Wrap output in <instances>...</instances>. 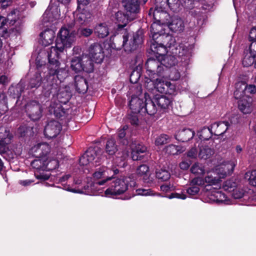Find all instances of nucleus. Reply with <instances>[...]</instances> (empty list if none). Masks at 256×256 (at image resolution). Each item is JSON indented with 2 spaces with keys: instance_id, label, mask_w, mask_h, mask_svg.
<instances>
[{
  "instance_id": "f257e3e1",
  "label": "nucleus",
  "mask_w": 256,
  "mask_h": 256,
  "mask_svg": "<svg viewBox=\"0 0 256 256\" xmlns=\"http://www.w3.org/2000/svg\"><path fill=\"white\" fill-rule=\"evenodd\" d=\"M75 40L76 34L74 30L66 26L60 30L56 40V46H51L48 51L50 74L56 75L58 79L66 76V70L60 68L58 59L60 53L64 49L71 48Z\"/></svg>"
},
{
  "instance_id": "f03ea898",
  "label": "nucleus",
  "mask_w": 256,
  "mask_h": 256,
  "mask_svg": "<svg viewBox=\"0 0 256 256\" xmlns=\"http://www.w3.org/2000/svg\"><path fill=\"white\" fill-rule=\"evenodd\" d=\"M158 0H156V4L158 3ZM166 1H168V0H165L164 4L166 3ZM166 14V13L164 12V8L161 6L158 7V4H156L155 10L153 12V16L154 18L157 20L158 22H154L152 24L150 32L152 34H153L152 37L154 38L155 36H156L157 34H158L160 40H162L163 44L170 48L172 46L174 45L176 42V40L171 35L162 34V32L160 31L162 26L158 24L160 22L162 16Z\"/></svg>"
},
{
  "instance_id": "7ed1b4c3",
  "label": "nucleus",
  "mask_w": 256,
  "mask_h": 256,
  "mask_svg": "<svg viewBox=\"0 0 256 256\" xmlns=\"http://www.w3.org/2000/svg\"><path fill=\"white\" fill-rule=\"evenodd\" d=\"M130 186H134L136 182L130 177H120L114 180L110 186L105 191V195L108 197H112L124 193Z\"/></svg>"
},
{
  "instance_id": "20e7f679",
  "label": "nucleus",
  "mask_w": 256,
  "mask_h": 256,
  "mask_svg": "<svg viewBox=\"0 0 256 256\" xmlns=\"http://www.w3.org/2000/svg\"><path fill=\"white\" fill-rule=\"evenodd\" d=\"M156 76L155 78L149 79L146 76L144 80V86L148 90L154 87L160 93L174 94L176 92V86L170 82L166 80L164 78Z\"/></svg>"
},
{
  "instance_id": "39448f33",
  "label": "nucleus",
  "mask_w": 256,
  "mask_h": 256,
  "mask_svg": "<svg viewBox=\"0 0 256 256\" xmlns=\"http://www.w3.org/2000/svg\"><path fill=\"white\" fill-rule=\"evenodd\" d=\"M169 58L166 57L163 59V62H160L159 60L149 58L146 63V68L147 77L149 79L155 78L156 76H161L162 72L164 71V66L166 67L171 66L174 64V62L172 60V62H168Z\"/></svg>"
},
{
  "instance_id": "423d86ee",
  "label": "nucleus",
  "mask_w": 256,
  "mask_h": 256,
  "mask_svg": "<svg viewBox=\"0 0 256 256\" xmlns=\"http://www.w3.org/2000/svg\"><path fill=\"white\" fill-rule=\"evenodd\" d=\"M249 40L251 44L244 54L242 64L248 67L254 64V66L256 68V27H253L250 30Z\"/></svg>"
},
{
  "instance_id": "0eeeda50",
  "label": "nucleus",
  "mask_w": 256,
  "mask_h": 256,
  "mask_svg": "<svg viewBox=\"0 0 256 256\" xmlns=\"http://www.w3.org/2000/svg\"><path fill=\"white\" fill-rule=\"evenodd\" d=\"M71 67L76 72L82 70L90 72L94 69L93 63L90 57L86 55H82L81 58H74L71 62Z\"/></svg>"
},
{
  "instance_id": "6e6552de",
  "label": "nucleus",
  "mask_w": 256,
  "mask_h": 256,
  "mask_svg": "<svg viewBox=\"0 0 256 256\" xmlns=\"http://www.w3.org/2000/svg\"><path fill=\"white\" fill-rule=\"evenodd\" d=\"M214 168L208 170L206 172V176L204 178L200 177H196L192 179V184L197 185H204L206 186H216L215 188H220L222 180L216 175H214Z\"/></svg>"
},
{
  "instance_id": "1a4fd4ad",
  "label": "nucleus",
  "mask_w": 256,
  "mask_h": 256,
  "mask_svg": "<svg viewBox=\"0 0 256 256\" xmlns=\"http://www.w3.org/2000/svg\"><path fill=\"white\" fill-rule=\"evenodd\" d=\"M236 165V163L234 161L226 162L220 160L218 164L214 168L213 173L222 180L233 172Z\"/></svg>"
},
{
  "instance_id": "9d476101",
  "label": "nucleus",
  "mask_w": 256,
  "mask_h": 256,
  "mask_svg": "<svg viewBox=\"0 0 256 256\" xmlns=\"http://www.w3.org/2000/svg\"><path fill=\"white\" fill-rule=\"evenodd\" d=\"M118 172V170L116 168L111 169L106 166H102L96 170L93 174V177L96 180L104 178V180L98 182V184L102 185L108 180H111Z\"/></svg>"
},
{
  "instance_id": "9b49d317",
  "label": "nucleus",
  "mask_w": 256,
  "mask_h": 256,
  "mask_svg": "<svg viewBox=\"0 0 256 256\" xmlns=\"http://www.w3.org/2000/svg\"><path fill=\"white\" fill-rule=\"evenodd\" d=\"M129 35L123 36V42L122 46L124 47L125 51L130 52L136 48V46L140 44L142 42V37L141 34L138 32L134 34L132 36H130V39L129 40Z\"/></svg>"
},
{
  "instance_id": "f8f14e48",
  "label": "nucleus",
  "mask_w": 256,
  "mask_h": 256,
  "mask_svg": "<svg viewBox=\"0 0 256 256\" xmlns=\"http://www.w3.org/2000/svg\"><path fill=\"white\" fill-rule=\"evenodd\" d=\"M26 110L28 116L33 120H38L42 116V106L36 101L28 102L26 106Z\"/></svg>"
},
{
  "instance_id": "ddd939ff",
  "label": "nucleus",
  "mask_w": 256,
  "mask_h": 256,
  "mask_svg": "<svg viewBox=\"0 0 256 256\" xmlns=\"http://www.w3.org/2000/svg\"><path fill=\"white\" fill-rule=\"evenodd\" d=\"M238 108L244 114H250L254 109L252 98L249 96H246L238 100Z\"/></svg>"
},
{
  "instance_id": "4468645a",
  "label": "nucleus",
  "mask_w": 256,
  "mask_h": 256,
  "mask_svg": "<svg viewBox=\"0 0 256 256\" xmlns=\"http://www.w3.org/2000/svg\"><path fill=\"white\" fill-rule=\"evenodd\" d=\"M99 162V157L96 152L92 149L87 150L80 159V163L82 166L96 164Z\"/></svg>"
},
{
  "instance_id": "2eb2a0df",
  "label": "nucleus",
  "mask_w": 256,
  "mask_h": 256,
  "mask_svg": "<svg viewBox=\"0 0 256 256\" xmlns=\"http://www.w3.org/2000/svg\"><path fill=\"white\" fill-rule=\"evenodd\" d=\"M50 152V146L46 142L38 143L31 149L32 154L37 158H45Z\"/></svg>"
},
{
  "instance_id": "dca6fc26",
  "label": "nucleus",
  "mask_w": 256,
  "mask_h": 256,
  "mask_svg": "<svg viewBox=\"0 0 256 256\" xmlns=\"http://www.w3.org/2000/svg\"><path fill=\"white\" fill-rule=\"evenodd\" d=\"M61 130L60 124L56 121H50L46 125L44 134L46 136L51 138L56 137Z\"/></svg>"
},
{
  "instance_id": "f3484780",
  "label": "nucleus",
  "mask_w": 256,
  "mask_h": 256,
  "mask_svg": "<svg viewBox=\"0 0 256 256\" xmlns=\"http://www.w3.org/2000/svg\"><path fill=\"white\" fill-rule=\"evenodd\" d=\"M60 10L58 6L50 5L46 9L42 16L44 22H53L55 20L59 18Z\"/></svg>"
},
{
  "instance_id": "a211bd4d",
  "label": "nucleus",
  "mask_w": 256,
  "mask_h": 256,
  "mask_svg": "<svg viewBox=\"0 0 256 256\" xmlns=\"http://www.w3.org/2000/svg\"><path fill=\"white\" fill-rule=\"evenodd\" d=\"M167 48V46H166L165 45L163 44V42L162 44H158L154 40L150 44V49L154 54L161 56L162 60L166 57L169 58L168 60L167 61V63L172 62L173 60L175 64V59L174 56H165V54L168 52Z\"/></svg>"
},
{
  "instance_id": "6ab92c4d",
  "label": "nucleus",
  "mask_w": 256,
  "mask_h": 256,
  "mask_svg": "<svg viewBox=\"0 0 256 256\" xmlns=\"http://www.w3.org/2000/svg\"><path fill=\"white\" fill-rule=\"evenodd\" d=\"M90 58L92 62L100 63L102 61L104 54L101 46L98 44L92 45L90 48Z\"/></svg>"
},
{
  "instance_id": "aec40b11",
  "label": "nucleus",
  "mask_w": 256,
  "mask_h": 256,
  "mask_svg": "<svg viewBox=\"0 0 256 256\" xmlns=\"http://www.w3.org/2000/svg\"><path fill=\"white\" fill-rule=\"evenodd\" d=\"M147 0H143L145 3ZM122 6L126 10L128 14L135 18V15L139 11V6L138 0H123Z\"/></svg>"
},
{
  "instance_id": "412c9836",
  "label": "nucleus",
  "mask_w": 256,
  "mask_h": 256,
  "mask_svg": "<svg viewBox=\"0 0 256 256\" xmlns=\"http://www.w3.org/2000/svg\"><path fill=\"white\" fill-rule=\"evenodd\" d=\"M115 23L118 28L125 27L129 22L134 19V17L130 16L129 14H126L122 11L118 12L115 14Z\"/></svg>"
},
{
  "instance_id": "4be33fe9",
  "label": "nucleus",
  "mask_w": 256,
  "mask_h": 256,
  "mask_svg": "<svg viewBox=\"0 0 256 256\" xmlns=\"http://www.w3.org/2000/svg\"><path fill=\"white\" fill-rule=\"evenodd\" d=\"M11 136L5 129H0V154H4L8 150V144L10 142Z\"/></svg>"
},
{
  "instance_id": "5701e85b",
  "label": "nucleus",
  "mask_w": 256,
  "mask_h": 256,
  "mask_svg": "<svg viewBox=\"0 0 256 256\" xmlns=\"http://www.w3.org/2000/svg\"><path fill=\"white\" fill-rule=\"evenodd\" d=\"M55 38V32L52 30H47L40 34V41L46 46L52 44Z\"/></svg>"
},
{
  "instance_id": "b1692460",
  "label": "nucleus",
  "mask_w": 256,
  "mask_h": 256,
  "mask_svg": "<svg viewBox=\"0 0 256 256\" xmlns=\"http://www.w3.org/2000/svg\"><path fill=\"white\" fill-rule=\"evenodd\" d=\"M229 126V123L228 122H218L212 124L210 128L212 134L220 136L226 131Z\"/></svg>"
},
{
  "instance_id": "393cba45",
  "label": "nucleus",
  "mask_w": 256,
  "mask_h": 256,
  "mask_svg": "<svg viewBox=\"0 0 256 256\" xmlns=\"http://www.w3.org/2000/svg\"><path fill=\"white\" fill-rule=\"evenodd\" d=\"M210 202H224L228 204L226 196L221 192L214 190L209 192L207 194Z\"/></svg>"
},
{
  "instance_id": "a878e982",
  "label": "nucleus",
  "mask_w": 256,
  "mask_h": 256,
  "mask_svg": "<svg viewBox=\"0 0 256 256\" xmlns=\"http://www.w3.org/2000/svg\"><path fill=\"white\" fill-rule=\"evenodd\" d=\"M194 134V132L192 130L186 128L178 132L176 135V138L182 142H186L192 139Z\"/></svg>"
},
{
  "instance_id": "bb28decb",
  "label": "nucleus",
  "mask_w": 256,
  "mask_h": 256,
  "mask_svg": "<svg viewBox=\"0 0 256 256\" xmlns=\"http://www.w3.org/2000/svg\"><path fill=\"white\" fill-rule=\"evenodd\" d=\"M132 158L134 160H141L144 154L147 151V148L144 145L138 144L134 148L132 146Z\"/></svg>"
},
{
  "instance_id": "cd10ccee",
  "label": "nucleus",
  "mask_w": 256,
  "mask_h": 256,
  "mask_svg": "<svg viewBox=\"0 0 256 256\" xmlns=\"http://www.w3.org/2000/svg\"><path fill=\"white\" fill-rule=\"evenodd\" d=\"M155 102L160 108L166 110L171 106L172 99L171 97L157 96L155 98Z\"/></svg>"
},
{
  "instance_id": "c85d7f7f",
  "label": "nucleus",
  "mask_w": 256,
  "mask_h": 256,
  "mask_svg": "<svg viewBox=\"0 0 256 256\" xmlns=\"http://www.w3.org/2000/svg\"><path fill=\"white\" fill-rule=\"evenodd\" d=\"M145 102L144 103L143 108L150 115H153L156 112V108L155 105V100H152L146 94H144Z\"/></svg>"
},
{
  "instance_id": "c756f323",
  "label": "nucleus",
  "mask_w": 256,
  "mask_h": 256,
  "mask_svg": "<svg viewBox=\"0 0 256 256\" xmlns=\"http://www.w3.org/2000/svg\"><path fill=\"white\" fill-rule=\"evenodd\" d=\"M246 84L244 82H239L236 84L235 90L234 93V97L236 100L242 98L246 96H248L246 94Z\"/></svg>"
},
{
  "instance_id": "7c9ffc66",
  "label": "nucleus",
  "mask_w": 256,
  "mask_h": 256,
  "mask_svg": "<svg viewBox=\"0 0 256 256\" xmlns=\"http://www.w3.org/2000/svg\"><path fill=\"white\" fill-rule=\"evenodd\" d=\"M143 100L138 96H134L130 102V108L135 113L140 112L143 109Z\"/></svg>"
},
{
  "instance_id": "2f4dec72",
  "label": "nucleus",
  "mask_w": 256,
  "mask_h": 256,
  "mask_svg": "<svg viewBox=\"0 0 256 256\" xmlns=\"http://www.w3.org/2000/svg\"><path fill=\"white\" fill-rule=\"evenodd\" d=\"M74 14L76 20L80 24L86 22L91 16L90 14L84 9L78 8Z\"/></svg>"
},
{
  "instance_id": "473e14b6",
  "label": "nucleus",
  "mask_w": 256,
  "mask_h": 256,
  "mask_svg": "<svg viewBox=\"0 0 256 256\" xmlns=\"http://www.w3.org/2000/svg\"><path fill=\"white\" fill-rule=\"evenodd\" d=\"M168 26L172 31L174 32H181L184 28L183 21L178 18H173Z\"/></svg>"
},
{
  "instance_id": "72a5a7b5",
  "label": "nucleus",
  "mask_w": 256,
  "mask_h": 256,
  "mask_svg": "<svg viewBox=\"0 0 256 256\" xmlns=\"http://www.w3.org/2000/svg\"><path fill=\"white\" fill-rule=\"evenodd\" d=\"M108 24L106 23H102L96 26L94 32L99 38H103L109 34Z\"/></svg>"
},
{
  "instance_id": "f704fd0d",
  "label": "nucleus",
  "mask_w": 256,
  "mask_h": 256,
  "mask_svg": "<svg viewBox=\"0 0 256 256\" xmlns=\"http://www.w3.org/2000/svg\"><path fill=\"white\" fill-rule=\"evenodd\" d=\"M214 154L212 150L207 146H200V152L198 157L201 160H206L210 158Z\"/></svg>"
},
{
  "instance_id": "c9c22d12",
  "label": "nucleus",
  "mask_w": 256,
  "mask_h": 256,
  "mask_svg": "<svg viewBox=\"0 0 256 256\" xmlns=\"http://www.w3.org/2000/svg\"><path fill=\"white\" fill-rule=\"evenodd\" d=\"M46 162V170H51L56 169L58 166L59 162L56 158H55L52 156H48L45 158Z\"/></svg>"
},
{
  "instance_id": "e433bc0d",
  "label": "nucleus",
  "mask_w": 256,
  "mask_h": 256,
  "mask_svg": "<svg viewBox=\"0 0 256 256\" xmlns=\"http://www.w3.org/2000/svg\"><path fill=\"white\" fill-rule=\"evenodd\" d=\"M192 173L196 176H202L206 172L204 166L199 162H195L191 167Z\"/></svg>"
},
{
  "instance_id": "4c0bfd02",
  "label": "nucleus",
  "mask_w": 256,
  "mask_h": 256,
  "mask_svg": "<svg viewBox=\"0 0 256 256\" xmlns=\"http://www.w3.org/2000/svg\"><path fill=\"white\" fill-rule=\"evenodd\" d=\"M46 160L44 158H38L31 162L32 167L38 170H46Z\"/></svg>"
},
{
  "instance_id": "58836bf2",
  "label": "nucleus",
  "mask_w": 256,
  "mask_h": 256,
  "mask_svg": "<svg viewBox=\"0 0 256 256\" xmlns=\"http://www.w3.org/2000/svg\"><path fill=\"white\" fill-rule=\"evenodd\" d=\"M185 148L180 146L170 144L166 148V153L170 154H178L184 152Z\"/></svg>"
},
{
  "instance_id": "ea45409f",
  "label": "nucleus",
  "mask_w": 256,
  "mask_h": 256,
  "mask_svg": "<svg viewBox=\"0 0 256 256\" xmlns=\"http://www.w3.org/2000/svg\"><path fill=\"white\" fill-rule=\"evenodd\" d=\"M76 78V86L78 90L80 92L84 93L88 89V84L86 80L82 78H80V80H77V78Z\"/></svg>"
},
{
  "instance_id": "a19ab883",
  "label": "nucleus",
  "mask_w": 256,
  "mask_h": 256,
  "mask_svg": "<svg viewBox=\"0 0 256 256\" xmlns=\"http://www.w3.org/2000/svg\"><path fill=\"white\" fill-rule=\"evenodd\" d=\"M117 147L114 140L112 138L108 140L106 146V152L110 155H112L117 151Z\"/></svg>"
},
{
  "instance_id": "79ce46f5",
  "label": "nucleus",
  "mask_w": 256,
  "mask_h": 256,
  "mask_svg": "<svg viewBox=\"0 0 256 256\" xmlns=\"http://www.w3.org/2000/svg\"><path fill=\"white\" fill-rule=\"evenodd\" d=\"M245 178L250 185L256 186V170L248 172L245 174Z\"/></svg>"
},
{
  "instance_id": "37998d69",
  "label": "nucleus",
  "mask_w": 256,
  "mask_h": 256,
  "mask_svg": "<svg viewBox=\"0 0 256 256\" xmlns=\"http://www.w3.org/2000/svg\"><path fill=\"white\" fill-rule=\"evenodd\" d=\"M19 13V11L17 10L12 11L7 16L6 22H8L10 24L13 25L18 19Z\"/></svg>"
},
{
  "instance_id": "c03bdc74",
  "label": "nucleus",
  "mask_w": 256,
  "mask_h": 256,
  "mask_svg": "<svg viewBox=\"0 0 256 256\" xmlns=\"http://www.w3.org/2000/svg\"><path fill=\"white\" fill-rule=\"evenodd\" d=\"M212 134V132L210 130V128H204L201 130L200 132H198V134L200 139L202 140H208L210 138Z\"/></svg>"
},
{
  "instance_id": "a18cd8bd",
  "label": "nucleus",
  "mask_w": 256,
  "mask_h": 256,
  "mask_svg": "<svg viewBox=\"0 0 256 256\" xmlns=\"http://www.w3.org/2000/svg\"><path fill=\"white\" fill-rule=\"evenodd\" d=\"M170 141V137L166 134H160L158 136L155 140V144L160 146Z\"/></svg>"
},
{
  "instance_id": "49530a36",
  "label": "nucleus",
  "mask_w": 256,
  "mask_h": 256,
  "mask_svg": "<svg viewBox=\"0 0 256 256\" xmlns=\"http://www.w3.org/2000/svg\"><path fill=\"white\" fill-rule=\"evenodd\" d=\"M156 176L158 178L161 179L162 180H166L170 178V173L165 170H160L158 172H157Z\"/></svg>"
},
{
  "instance_id": "de8ad7c7",
  "label": "nucleus",
  "mask_w": 256,
  "mask_h": 256,
  "mask_svg": "<svg viewBox=\"0 0 256 256\" xmlns=\"http://www.w3.org/2000/svg\"><path fill=\"white\" fill-rule=\"evenodd\" d=\"M190 185L191 186L186 190L187 193L190 196H194L198 194L200 191L198 186H200V185L193 184H192V181L191 182Z\"/></svg>"
},
{
  "instance_id": "09e8293b",
  "label": "nucleus",
  "mask_w": 256,
  "mask_h": 256,
  "mask_svg": "<svg viewBox=\"0 0 256 256\" xmlns=\"http://www.w3.org/2000/svg\"><path fill=\"white\" fill-rule=\"evenodd\" d=\"M92 32V30L88 28H80L78 30V34L80 36H88Z\"/></svg>"
},
{
  "instance_id": "8fccbe9b",
  "label": "nucleus",
  "mask_w": 256,
  "mask_h": 256,
  "mask_svg": "<svg viewBox=\"0 0 256 256\" xmlns=\"http://www.w3.org/2000/svg\"><path fill=\"white\" fill-rule=\"evenodd\" d=\"M148 170L149 168L146 165L142 164L138 167L136 172L138 174L142 176L147 175V174L148 172Z\"/></svg>"
},
{
  "instance_id": "3c124183",
  "label": "nucleus",
  "mask_w": 256,
  "mask_h": 256,
  "mask_svg": "<svg viewBox=\"0 0 256 256\" xmlns=\"http://www.w3.org/2000/svg\"><path fill=\"white\" fill-rule=\"evenodd\" d=\"M186 156L190 159H196L198 156V152L196 148L190 149L186 153Z\"/></svg>"
},
{
  "instance_id": "603ef678",
  "label": "nucleus",
  "mask_w": 256,
  "mask_h": 256,
  "mask_svg": "<svg viewBox=\"0 0 256 256\" xmlns=\"http://www.w3.org/2000/svg\"><path fill=\"white\" fill-rule=\"evenodd\" d=\"M137 194L141 196H152L154 193L150 190L138 189L136 190Z\"/></svg>"
},
{
  "instance_id": "864d4df0",
  "label": "nucleus",
  "mask_w": 256,
  "mask_h": 256,
  "mask_svg": "<svg viewBox=\"0 0 256 256\" xmlns=\"http://www.w3.org/2000/svg\"><path fill=\"white\" fill-rule=\"evenodd\" d=\"M256 93V87L254 84L246 85V94H254Z\"/></svg>"
},
{
  "instance_id": "5fc2aeb1",
  "label": "nucleus",
  "mask_w": 256,
  "mask_h": 256,
  "mask_svg": "<svg viewBox=\"0 0 256 256\" xmlns=\"http://www.w3.org/2000/svg\"><path fill=\"white\" fill-rule=\"evenodd\" d=\"M170 78L172 80H176L180 78V74L176 70H174L171 72Z\"/></svg>"
},
{
  "instance_id": "6e6d98bb",
  "label": "nucleus",
  "mask_w": 256,
  "mask_h": 256,
  "mask_svg": "<svg viewBox=\"0 0 256 256\" xmlns=\"http://www.w3.org/2000/svg\"><path fill=\"white\" fill-rule=\"evenodd\" d=\"M168 198L170 199L173 198H177L184 200L186 198V196L182 194L172 193L170 195Z\"/></svg>"
},
{
  "instance_id": "4d7b16f0",
  "label": "nucleus",
  "mask_w": 256,
  "mask_h": 256,
  "mask_svg": "<svg viewBox=\"0 0 256 256\" xmlns=\"http://www.w3.org/2000/svg\"><path fill=\"white\" fill-rule=\"evenodd\" d=\"M41 82V76H38L36 78V80H31L30 82V84L31 88H35L40 86Z\"/></svg>"
},
{
  "instance_id": "13d9d810",
  "label": "nucleus",
  "mask_w": 256,
  "mask_h": 256,
  "mask_svg": "<svg viewBox=\"0 0 256 256\" xmlns=\"http://www.w3.org/2000/svg\"><path fill=\"white\" fill-rule=\"evenodd\" d=\"M235 186V184L230 180L226 181L223 185V188L226 190H228L229 188H234Z\"/></svg>"
},
{
  "instance_id": "bf43d9fd",
  "label": "nucleus",
  "mask_w": 256,
  "mask_h": 256,
  "mask_svg": "<svg viewBox=\"0 0 256 256\" xmlns=\"http://www.w3.org/2000/svg\"><path fill=\"white\" fill-rule=\"evenodd\" d=\"M78 8L84 10V6L89 3V0H78Z\"/></svg>"
},
{
  "instance_id": "052dcab7",
  "label": "nucleus",
  "mask_w": 256,
  "mask_h": 256,
  "mask_svg": "<svg viewBox=\"0 0 256 256\" xmlns=\"http://www.w3.org/2000/svg\"><path fill=\"white\" fill-rule=\"evenodd\" d=\"M133 115L130 117V122L132 124L136 125L138 124V118L136 113L134 112Z\"/></svg>"
},
{
  "instance_id": "680f3d73",
  "label": "nucleus",
  "mask_w": 256,
  "mask_h": 256,
  "mask_svg": "<svg viewBox=\"0 0 256 256\" xmlns=\"http://www.w3.org/2000/svg\"><path fill=\"white\" fill-rule=\"evenodd\" d=\"M8 110L7 106L5 104V102L0 100V113L4 114Z\"/></svg>"
},
{
  "instance_id": "e2e57ef3",
  "label": "nucleus",
  "mask_w": 256,
  "mask_h": 256,
  "mask_svg": "<svg viewBox=\"0 0 256 256\" xmlns=\"http://www.w3.org/2000/svg\"><path fill=\"white\" fill-rule=\"evenodd\" d=\"M244 193L242 191L235 190L232 196L234 198L236 199H238L242 198L244 196Z\"/></svg>"
},
{
  "instance_id": "0e129e2a",
  "label": "nucleus",
  "mask_w": 256,
  "mask_h": 256,
  "mask_svg": "<svg viewBox=\"0 0 256 256\" xmlns=\"http://www.w3.org/2000/svg\"><path fill=\"white\" fill-rule=\"evenodd\" d=\"M160 189L162 191L167 192L170 190H172L174 189L173 186L168 185L167 184H164L160 186Z\"/></svg>"
},
{
  "instance_id": "69168bd1",
  "label": "nucleus",
  "mask_w": 256,
  "mask_h": 256,
  "mask_svg": "<svg viewBox=\"0 0 256 256\" xmlns=\"http://www.w3.org/2000/svg\"><path fill=\"white\" fill-rule=\"evenodd\" d=\"M128 128V126H125L123 127L122 129L119 130L118 132V135L120 138H123L124 137L126 132V130Z\"/></svg>"
},
{
  "instance_id": "338daca9",
  "label": "nucleus",
  "mask_w": 256,
  "mask_h": 256,
  "mask_svg": "<svg viewBox=\"0 0 256 256\" xmlns=\"http://www.w3.org/2000/svg\"><path fill=\"white\" fill-rule=\"evenodd\" d=\"M181 48H182V51L180 52H179L180 56H184V55L188 56V55H190V50H188L187 47H186V48H185L182 46H180V49H181Z\"/></svg>"
},
{
  "instance_id": "774afa93",
  "label": "nucleus",
  "mask_w": 256,
  "mask_h": 256,
  "mask_svg": "<svg viewBox=\"0 0 256 256\" xmlns=\"http://www.w3.org/2000/svg\"><path fill=\"white\" fill-rule=\"evenodd\" d=\"M190 164L186 161H182L180 164V167L182 170H187L190 166Z\"/></svg>"
}]
</instances>
